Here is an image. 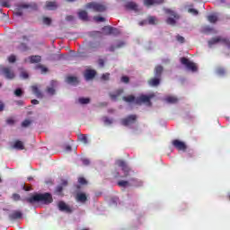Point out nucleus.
I'll return each instance as SVG.
<instances>
[{"label": "nucleus", "instance_id": "nucleus-1", "mask_svg": "<svg viewBox=\"0 0 230 230\" xmlns=\"http://www.w3.org/2000/svg\"><path fill=\"white\" fill-rule=\"evenodd\" d=\"M29 204H34V202H40L41 204H51L53 202V196L49 192L34 194L30 198L26 199Z\"/></svg>", "mask_w": 230, "mask_h": 230}, {"label": "nucleus", "instance_id": "nucleus-2", "mask_svg": "<svg viewBox=\"0 0 230 230\" xmlns=\"http://www.w3.org/2000/svg\"><path fill=\"white\" fill-rule=\"evenodd\" d=\"M0 75L4 76L6 80H13L15 78V72L12 67L1 65Z\"/></svg>", "mask_w": 230, "mask_h": 230}, {"label": "nucleus", "instance_id": "nucleus-3", "mask_svg": "<svg viewBox=\"0 0 230 230\" xmlns=\"http://www.w3.org/2000/svg\"><path fill=\"white\" fill-rule=\"evenodd\" d=\"M218 42H221L225 46H227V48H230V40L227 38H222L220 36H217L216 38H213L208 41V46H213L215 44H218Z\"/></svg>", "mask_w": 230, "mask_h": 230}, {"label": "nucleus", "instance_id": "nucleus-4", "mask_svg": "<svg viewBox=\"0 0 230 230\" xmlns=\"http://www.w3.org/2000/svg\"><path fill=\"white\" fill-rule=\"evenodd\" d=\"M181 64H182V66H185L190 71H192V73L197 72V65L190 61V59H188L187 58H181Z\"/></svg>", "mask_w": 230, "mask_h": 230}, {"label": "nucleus", "instance_id": "nucleus-5", "mask_svg": "<svg viewBox=\"0 0 230 230\" xmlns=\"http://www.w3.org/2000/svg\"><path fill=\"white\" fill-rule=\"evenodd\" d=\"M86 8H90L93 10V12H105V10H107L105 5L94 2L87 4Z\"/></svg>", "mask_w": 230, "mask_h": 230}, {"label": "nucleus", "instance_id": "nucleus-6", "mask_svg": "<svg viewBox=\"0 0 230 230\" xmlns=\"http://www.w3.org/2000/svg\"><path fill=\"white\" fill-rule=\"evenodd\" d=\"M137 119V115H128L127 118H124L120 120L121 125L123 127H128V125H132L136 123V120Z\"/></svg>", "mask_w": 230, "mask_h": 230}, {"label": "nucleus", "instance_id": "nucleus-7", "mask_svg": "<svg viewBox=\"0 0 230 230\" xmlns=\"http://www.w3.org/2000/svg\"><path fill=\"white\" fill-rule=\"evenodd\" d=\"M152 98H154V95L141 94L136 98L135 103L137 105H141V103H150V100H152Z\"/></svg>", "mask_w": 230, "mask_h": 230}, {"label": "nucleus", "instance_id": "nucleus-8", "mask_svg": "<svg viewBox=\"0 0 230 230\" xmlns=\"http://www.w3.org/2000/svg\"><path fill=\"white\" fill-rule=\"evenodd\" d=\"M118 166L122 168V171L124 172L125 175L124 177H128V172H130V167L127 164V162L123 160H119L117 161Z\"/></svg>", "mask_w": 230, "mask_h": 230}, {"label": "nucleus", "instance_id": "nucleus-9", "mask_svg": "<svg viewBox=\"0 0 230 230\" xmlns=\"http://www.w3.org/2000/svg\"><path fill=\"white\" fill-rule=\"evenodd\" d=\"M172 146L176 147L177 150H181L182 152H186V144L179 139H174L172 141Z\"/></svg>", "mask_w": 230, "mask_h": 230}, {"label": "nucleus", "instance_id": "nucleus-10", "mask_svg": "<svg viewBox=\"0 0 230 230\" xmlns=\"http://www.w3.org/2000/svg\"><path fill=\"white\" fill-rule=\"evenodd\" d=\"M58 207L59 211H65L66 213H73V209H71V207L66 204L64 201H59L58 203Z\"/></svg>", "mask_w": 230, "mask_h": 230}, {"label": "nucleus", "instance_id": "nucleus-11", "mask_svg": "<svg viewBox=\"0 0 230 230\" xmlns=\"http://www.w3.org/2000/svg\"><path fill=\"white\" fill-rule=\"evenodd\" d=\"M58 85V83L55 80H52L50 82V86L47 87L46 93H48L50 96H53L57 91L55 90V87Z\"/></svg>", "mask_w": 230, "mask_h": 230}, {"label": "nucleus", "instance_id": "nucleus-12", "mask_svg": "<svg viewBox=\"0 0 230 230\" xmlns=\"http://www.w3.org/2000/svg\"><path fill=\"white\" fill-rule=\"evenodd\" d=\"M130 182H133V184L136 185V182H137V180L135 178L130 179L129 181L121 180V181H119L117 184L118 186H119V188H127L130 186Z\"/></svg>", "mask_w": 230, "mask_h": 230}, {"label": "nucleus", "instance_id": "nucleus-13", "mask_svg": "<svg viewBox=\"0 0 230 230\" xmlns=\"http://www.w3.org/2000/svg\"><path fill=\"white\" fill-rule=\"evenodd\" d=\"M22 218V212L21 210H14L11 214H9V219L13 220H21Z\"/></svg>", "mask_w": 230, "mask_h": 230}, {"label": "nucleus", "instance_id": "nucleus-14", "mask_svg": "<svg viewBox=\"0 0 230 230\" xmlns=\"http://www.w3.org/2000/svg\"><path fill=\"white\" fill-rule=\"evenodd\" d=\"M102 31H104L105 35H116L118 29L108 25L102 28Z\"/></svg>", "mask_w": 230, "mask_h": 230}, {"label": "nucleus", "instance_id": "nucleus-15", "mask_svg": "<svg viewBox=\"0 0 230 230\" xmlns=\"http://www.w3.org/2000/svg\"><path fill=\"white\" fill-rule=\"evenodd\" d=\"M127 10H132L133 12H139V6L135 2H128L125 4Z\"/></svg>", "mask_w": 230, "mask_h": 230}, {"label": "nucleus", "instance_id": "nucleus-16", "mask_svg": "<svg viewBox=\"0 0 230 230\" xmlns=\"http://www.w3.org/2000/svg\"><path fill=\"white\" fill-rule=\"evenodd\" d=\"M123 93H124L123 88H119L116 90L113 93H110V98L113 102H116V100H118V98H119V96H121Z\"/></svg>", "mask_w": 230, "mask_h": 230}, {"label": "nucleus", "instance_id": "nucleus-17", "mask_svg": "<svg viewBox=\"0 0 230 230\" xmlns=\"http://www.w3.org/2000/svg\"><path fill=\"white\" fill-rule=\"evenodd\" d=\"M147 84L151 87H157V85H159V84H161V77H157L155 75V77H153L147 81Z\"/></svg>", "mask_w": 230, "mask_h": 230}, {"label": "nucleus", "instance_id": "nucleus-18", "mask_svg": "<svg viewBox=\"0 0 230 230\" xmlns=\"http://www.w3.org/2000/svg\"><path fill=\"white\" fill-rule=\"evenodd\" d=\"M28 60H29L30 64H40V62H42V57H40L39 55L30 56L28 58Z\"/></svg>", "mask_w": 230, "mask_h": 230}, {"label": "nucleus", "instance_id": "nucleus-19", "mask_svg": "<svg viewBox=\"0 0 230 230\" xmlns=\"http://www.w3.org/2000/svg\"><path fill=\"white\" fill-rule=\"evenodd\" d=\"M164 0H144V4L146 6H152L154 4H163Z\"/></svg>", "mask_w": 230, "mask_h": 230}, {"label": "nucleus", "instance_id": "nucleus-20", "mask_svg": "<svg viewBox=\"0 0 230 230\" xmlns=\"http://www.w3.org/2000/svg\"><path fill=\"white\" fill-rule=\"evenodd\" d=\"M164 71V68L163 66L158 65L155 67V76L161 78L163 76V72Z\"/></svg>", "mask_w": 230, "mask_h": 230}, {"label": "nucleus", "instance_id": "nucleus-21", "mask_svg": "<svg viewBox=\"0 0 230 230\" xmlns=\"http://www.w3.org/2000/svg\"><path fill=\"white\" fill-rule=\"evenodd\" d=\"M84 76L86 80H93L96 76V71L88 69L85 71Z\"/></svg>", "mask_w": 230, "mask_h": 230}, {"label": "nucleus", "instance_id": "nucleus-22", "mask_svg": "<svg viewBox=\"0 0 230 230\" xmlns=\"http://www.w3.org/2000/svg\"><path fill=\"white\" fill-rule=\"evenodd\" d=\"M31 90L33 94H35V96H37L38 98H44V94H42V92L39 90V87L37 85H32Z\"/></svg>", "mask_w": 230, "mask_h": 230}, {"label": "nucleus", "instance_id": "nucleus-23", "mask_svg": "<svg viewBox=\"0 0 230 230\" xmlns=\"http://www.w3.org/2000/svg\"><path fill=\"white\" fill-rule=\"evenodd\" d=\"M75 199L77 202H87V195H85V193L83 192L77 193Z\"/></svg>", "mask_w": 230, "mask_h": 230}, {"label": "nucleus", "instance_id": "nucleus-24", "mask_svg": "<svg viewBox=\"0 0 230 230\" xmlns=\"http://www.w3.org/2000/svg\"><path fill=\"white\" fill-rule=\"evenodd\" d=\"M13 148H15V150H24V143L21 140H16L13 144Z\"/></svg>", "mask_w": 230, "mask_h": 230}, {"label": "nucleus", "instance_id": "nucleus-25", "mask_svg": "<svg viewBox=\"0 0 230 230\" xmlns=\"http://www.w3.org/2000/svg\"><path fill=\"white\" fill-rule=\"evenodd\" d=\"M78 16H79V19H81V21H89V15L85 11H80L78 13Z\"/></svg>", "mask_w": 230, "mask_h": 230}, {"label": "nucleus", "instance_id": "nucleus-26", "mask_svg": "<svg viewBox=\"0 0 230 230\" xmlns=\"http://www.w3.org/2000/svg\"><path fill=\"white\" fill-rule=\"evenodd\" d=\"M124 102H127L128 103H132V102H136V97L134 95H128L122 97Z\"/></svg>", "mask_w": 230, "mask_h": 230}, {"label": "nucleus", "instance_id": "nucleus-27", "mask_svg": "<svg viewBox=\"0 0 230 230\" xmlns=\"http://www.w3.org/2000/svg\"><path fill=\"white\" fill-rule=\"evenodd\" d=\"M78 102L81 105H87V103H91V99L90 98H85V97H80L78 99Z\"/></svg>", "mask_w": 230, "mask_h": 230}, {"label": "nucleus", "instance_id": "nucleus-28", "mask_svg": "<svg viewBox=\"0 0 230 230\" xmlns=\"http://www.w3.org/2000/svg\"><path fill=\"white\" fill-rule=\"evenodd\" d=\"M67 84H73L74 85H76L78 84V78L75 76H68L66 77Z\"/></svg>", "mask_w": 230, "mask_h": 230}, {"label": "nucleus", "instance_id": "nucleus-29", "mask_svg": "<svg viewBox=\"0 0 230 230\" xmlns=\"http://www.w3.org/2000/svg\"><path fill=\"white\" fill-rule=\"evenodd\" d=\"M34 69L36 70H40L42 74L44 73H48V67L44 66L43 65L41 64H38L34 66Z\"/></svg>", "mask_w": 230, "mask_h": 230}, {"label": "nucleus", "instance_id": "nucleus-30", "mask_svg": "<svg viewBox=\"0 0 230 230\" xmlns=\"http://www.w3.org/2000/svg\"><path fill=\"white\" fill-rule=\"evenodd\" d=\"M123 46H125V42L123 41H119L117 46H111L110 47V51H116V49H119V48H123Z\"/></svg>", "mask_w": 230, "mask_h": 230}, {"label": "nucleus", "instance_id": "nucleus-31", "mask_svg": "<svg viewBox=\"0 0 230 230\" xmlns=\"http://www.w3.org/2000/svg\"><path fill=\"white\" fill-rule=\"evenodd\" d=\"M216 73L217 75H218L219 76H224V75H226V68L222 67V66H218L216 69Z\"/></svg>", "mask_w": 230, "mask_h": 230}, {"label": "nucleus", "instance_id": "nucleus-32", "mask_svg": "<svg viewBox=\"0 0 230 230\" xmlns=\"http://www.w3.org/2000/svg\"><path fill=\"white\" fill-rule=\"evenodd\" d=\"M165 101L167 102V103H177V102H179V99L174 96H169L165 99Z\"/></svg>", "mask_w": 230, "mask_h": 230}, {"label": "nucleus", "instance_id": "nucleus-33", "mask_svg": "<svg viewBox=\"0 0 230 230\" xmlns=\"http://www.w3.org/2000/svg\"><path fill=\"white\" fill-rule=\"evenodd\" d=\"M208 21L210 22L212 24H215V22L218 21V17H217V15L215 14H211L208 16Z\"/></svg>", "mask_w": 230, "mask_h": 230}, {"label": "nucleus", "instance_id": "nucleus-34", "mask_svg": "<svg viewBox=\"0 0 230 230\" xmlns=\"http://www.w3.org/2000/svg\"><path fill=\"white\" fill-rule=\"evenodd\" d=\"M46 6H47V8H49V10H53L54 8H57V3L56 2H48Z\"/></svg>", "mask_w": 230, "mask_h": 230}, {"label": "nucleus", "instance_id": "nucleus-35", "mask_svg": "<svg viewBox=\"0 0 230 230\" xmlns=\"http://www.w3.org/2000/svg\"><path fill=\"white\" fill-rule=\"evenodd\" d=\"M148 21V24H157V18H155V16H149L147 18Z\"/></svg>", "mask_w": 230, "mask_h": 230}, {"label": "nucleus", "instance_id": "nucleus-36", "mask_svg": "<svg viewBox=\"0 0 230 230\" xmlns=\"http://www.w3.org/2000/svg\"><path fill=\"white\" fill-rule=\"evenodd\" d=\"M78 182H79V184H81V186H87V184H88L87 180L84 177H79Z\"/></svg>", "mask_w": 230, "mask_h": 230}, {"label": "nucleus", "instance_id": "nucleus-37", "mask_svg": "<svg viewBox=\"0 0 230 230\" xmlns=\"http://www.w3.org/2000/svg\"><path fill=\"white\" fill-rule=\"evenodd\" d=\"M165 13H168V15H172V17H174V19H177V13L171 9H166Z\"/></svg>", "mask_w": 230, "mask_h": 230}, {"label": "nucleus", "instance_id": "nucleus-38", "mask_svg": "<svg viewBox=\"0 0 230 230\" xmlns=\"http://www.w3.org/2000/svg\"><path fill=\"white\" fill-rule=\"evenodd\" d=\"M78 139L82 141L84 145H87L89 141L87 140V137L85 135H81L78 137Z\"/></svg>", "mask_w": 230, "mask_h": 230}, {"label": "nucleus", "instance_id": "nucleus-39", "mask_svg": "<svg viewBox=\"0 0 230 230\" xmlns=\"http://www.w3.org/2000/svg\"><path fill=\"white\" fill-rule=\"evenodd\" d=\"M51 18L49 17H43V23H45L47 26H51Z\"/></svg>", "mask_w": 230, "mask_h": 230}, {"label": "nucleus", "instance_id": "nucleus-40", "mask_svg": "<svg viewBox=\"0 0 230 230\" xmlns=\"http://www.w3.org/2000/svg\"><path fill=\"white\" fill-rule=\"evenodd\" d=\"M103 122L105 125H112V119L109 117H103Z\"/></svg>", "mask_w": 230, "mask_h": 230}, {"label": "nucleus", "instance_id": "nucleus-41", "mask_svg": "<svg viewBox=\"0 0 230 230\" xmlns=\"http://www.w3.org/2000/svg\"><path fill=\"white\" fill-rule=\"evenodd\" d=\"M31 120H30V119H25V120H23L22 121V127H23V128H27V127H29V126H31Z\"/></svg>", "mask_w": 230, "mask_h": 230}, {"label": "nucleus", "instance_id": "nucleus-42", "mask_svg": "<svg viewBox=\"0 0 230 230\" xmlns=\"http://www.w3.org/2000/svg\"><path fill=\"white\" fill-rule=\"evenodd\" d=\"M98 48H100V42L90 44V49H93V51H94V49H98Z\"/></svg>", "mask_w": 230, "mask_h": 230}, {"label": "nucleus", "instance_id": "nucleus-43", "mask_svg": "<svg viewBox=\"0 0 230 230\" xmlns=\"http://www.w3.org/2000/svg\"><path fill=\"white\" fill-rule=\"evenodd\" d=\"M13 200H14V202H19V200H21V195L17 194V193H13L12 196Z\"/></svg>", "mask_w": 230, "mask_h": 230}, {"label": "nucleus", "instance_id": "nucleus-44", "mask_svg": "<svg viewBox=\"0 0 230 230\" xmlns=\"http://www.w3.org/2000/svg\"><path fill=\"white\" fill-rule=\"evenodd\" d=\"M16 60H17V58L15 57V55H11V56L8 58V62H10V64L15 63Z\"/></svg>", "mask_w": 230, "mask_h": 230}, {"label": "nucleus", "instance_id": "nucleus-45", "mask_svg": "<svg viewBox=\"0 0 230 230\" xmlns=\"http://www.w3.org/2000/svg\"><path fill=\"white\" fill-rule=\"evenodd\" d=\"M166 22L167 24H171V26H175V19L173 18H167Z\"/></svg>", "mask_w": 230, "mask_h": 230}, {"label": "nucleus", "instance_id": "nucleus-46", "mask_svg": "<svg viewBox=\"0 0 230 230\" xmlns=\"http://www.w3.org/2000/svg\"><path fill=\"white\" fill-rule=\"evenodd\" d=\"M176 40H177V41L180 42L181 44H184V42H185L184 37H182V36H181V35H179V34L176 36Z\"/></svg>", "mask_w": 230, "mask_h": 230}, {"label": "nucleus", "instance_id": "nucleus-47", "mask_svg": "<svg viewBox=\"0 0 230 230\" xmlns=\"http://www.w3.org/2000/svg\"><path fill=\"white\" fill-rule=\"evenodd\" d=\"M120 82H122L123 84H128V82H130V78H128V76L124 75L121 77Z\"/></svg>", "mask_w": 230, "mask_h": 230}, {"label": "nucleus", "instance_id": "nucleus-48", "mask_svg": "<svg viewBox=\"0 0 230 230\" xmlns=\"http://www.w3.org/2000/svg\"><path fill=\"white\" fill-rule=\"evenodd\" d=\"M94 21H96V22H105V18L102 16H95Z\"/></svg>", "mask_w": 230, "mask_h": 230}, {"label": "nucleus", "instance_id": "nucleus-49", "mask_svg": "<svg viewBox=\"0 0 230 230\" xmlns=\"http://www.w3.org/2000/svg\"><path fill=\"white\" fill-rule=\"evenodd\" d=\"M14 94H15V96H18V97L22 96V90L21 88H17V89L14 91Z\"/></svg>", "mask_w": 230, "mask_h": 230}, {"label": "nucleus", "instance_id": "nucleus-50", "mask_svg": "<svg viewBox=\"0 0 230 230\" xmlns=\"http://www.w3.org/2000/svg\"><path fill=\"white\" fill-rule=\"evenodd\" d=\"M189 13H192V15H199V11L197 9L190 8L188 9Z\"/></svg>", "mask_w": 230, "mask_h": 230}, {"label": "nucleus", "instance_id": "nucleus-51", "mask_svg": "<svg viewBox=\"0 0 230 230\" xmlns=\"http://www.w3.org/2000/svg\"><path fill=\"white\" fill-rule=\"evenodd\" d=\"M6 123L7 125H15V120L13 118H8Z\"/></svg>", "mask_w": 230, "mask_h": 230}, {"label": "nucleus", "instance_id": "nucleus-52", "mask_svg": "<svg viewBox=\"0 0 230 230\" xmlns=\"http://www.w3.org/2000/svg\"><path fill=\"white\" fill-rule=\"evenodd\" d=\"M203 31H205V33H211V31H213V28L207 26L203 29Z\"/></svg>", "mask_w": 230, "mask_h": 230}, {"label": "nucleus", "instance_id": "nucleus-53", "mask_svg": "<svg viewBox=\"0 0 230 230\" xmlns=\"http://www.w3.org/2000/svg\"><path fill=\"white\" fill-rule=\"evenodd\" d=\"M64 190V187L62 185H58L57 188H56V192L57 193H62V191Z\"/></svg>", "mask_w": 230, "mask_h": 230}, {"label": "nucleus", "instance_id": "nucleus-54", "mask_svg": "<svg viewBox=\"0 0 230 230\" xmlns=\"http://www.w3.org/2000/svg\"><path fill=\"white\" fill-rule=\"evenodd\" d=\"M110 77H111V74L106 73L102 75V80H109Z\"/></svg>", "mask_w": 230, "mask_h": 230}, {"label": "nucleus", "instance_id": "nucleus-55", "mask_svg": "<svg viewBox=\"0 0 230 230\" xmlns=\"http://www.w3.org/2000/svg\"><path fill=\"white\" fill-rule=\"evenodd\" d=\"M22 10L18 9L15 13L14 15H17V17H22Z\"/></svg>", "mask_w": 230, "mask_h": 230}, {"label": "nucleus", "instance_id": "nucleus-56", "mask_svg": "<svg viewBox=\"0 0 230 230\" xmlns=\"http://www.w3.org/2000/svg\"><path fill=\"white\" fill-rule=\"evenodd\" d=\"M1 6L4 7V8H10V4H8V2H2Z\"/></svg>", "mask_w": 230, "mask_h": 230}, {"label": "nucleus", "instance_id": "nucleus-57", "mask_svg": "<svg viewBox=\"0 0 230 230\" xmlns=\"http://www.w3.org/2000/svg\"><path fill=\"white\" fill-rule=\"evenodd\" d=\"M90 164H91V162L89 161V159L83 160V164H84V166H89Z\"/></svg>", "mask_w": 230, "mask_h": 230}, {"label": "nucleus", "instance_id": "nucleus-58", "mask_svg": "<svg viewBox=\"0 0 230 230\" xmlns=\"http://www.w3.org/2000/svg\"><path fill=\"white\" fill-rule=\"evenodd\" d=\"M21 76L22 78H24V79L29 78V75L26 72H22Z\"/></svg>", "mask_w": 230, "mask_h": 230}, {"label": "nucleus", "instance_id": "nucleus-59", "mask_svg": "<svg viewBox=\"0 0 230 230\" xmlns=\"http://www.w3.org/2000/svg\"><path fill=\"white\" fill-rule=\"evenodd\" d=\"M75 19V17L73 15H68L66 17V21H73Z\"/></svg>", "mask_w": 230, "mask_h": 230}, {"label": "nucleus", "instance_id": "nucleus-60", "mask_svg": "<svg viewBox=\"0 0 230 230\" xmlns=\"http://www.w3.org/2000/svg\"><path fill=\"white\" fill-rule=\"evenodd\" d=\"M99 66H101V67H103V66H105V62L103 61V59H99Z\"/></svg>", "mask_w": 230, "mask_h": 230}, {"label": "nucleus", "instance_id": "nucleus-61", "mask_svg": "<svg viewBox=\"0 0 230 230\" xmlns=\"http://www.w3.org/2000/svg\"><path fill=\"white\" fill-rule=\"evenodd\" d=\"M32 105H39V101L37 99L31 100Z\"/></svg>", "mask_w": 230, "mask_h": 230}, {"label": "nucleus", "instance_id": "nucleus-62", "mask_svg": "<svg viewBox=\"0 0 230 230\" xmlns=\"http://www.w3.org/2000/svg\"><path fill=\"white\" fill-rule=\"evenodd\" d=\"M24 191H30L31 190V187H26V185L23 186Z\"/></svg>", "mask_w": 230, "mask_h": 230}, {"label": "nucleus", "instance_id": "nucleus-63", "mask_svg": "<svg viewBox=\"0 0 230 230\" xmlns=\"http://www.w3.org/2000/svg\"><path fill=\"white\" fill-rule=\"evenodd\" d=\"M20 8H30V5H28V4H22V5H20Z\"/></svg>", "mask_w": 230, "mask_h": 230}, {"label": "nucleus", "instance_id": "nucleus-64", "mask_svg": "<svg viewBox=\"0 0 230 230\" xmlns=\"http://www.w3.org/2000/svg\"><path fill=\"white\" fill-rule=\"evenodd\" d=\"M2 111H4V104L0 103V112H2Z\"/></svg>", "mask_w": 230, "mask_h": 230}]
</instances>
